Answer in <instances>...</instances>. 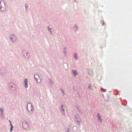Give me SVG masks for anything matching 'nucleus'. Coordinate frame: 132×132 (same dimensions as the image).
<instances>
[{"label": "nucleus", "instance_id": "f257e3e1", "mask_svg": "<svg viewBox=\"0 0 132 132\" xmlns=\"http://www.w3.org/2000/svg\"><path fill=\"white\" fill-rule=\"evenodd\" d=\"M27 110L29 111H32L33 109L32 105L30 103H28L27 106Z\"/></svg>", "mask_w": 132, "mask_h": 132}, {"label": "nucleus", "instance_id": "f03ea898", "mask_svg": "<svg viewBox=\"0 0 132 132\" xmlns=\"http://www.w3.org/2000/svg\"><path fill=\"white\" fill-rule=\"evenodd\" d=\"M2 6L5 7V5L4 1H2L0 2V8L1 9V8L2 7Z\"/></svg>", "mask_w": 132, "mask_h": 132}, {"label": "nucleus", "instance_id": "7ed1b4c3", "mask_svg": "<svg viewBox=\"0 0 132 132\" xmlns=\"http://www.w3.org/2000/svg\"><path fill=\"white\" fill-rule=\"evenodd\" d=\"M24 82L25 83L24 85L25 87L27 88L28 87V80L26 78L25 79L24 81Z\"/></svg>", "mask_w": 132, "mask_h": 132}, {"label": "nucleus", "instance_id": "20e7f679", "mask_svg": "<svg viewBox=\"0 0 132 132\" xmlns=\"http://www.w3.org/2000/svg\"><path fill=\"white\" fill-rule=\"evenodd\" d=\"M10 126H11V129H10V131L11 132L12 131V129H13V126H12V125L11 124V122L10 121Z\"/></svg>", "mask_w": 132, "mask_h": 132}, {"label": "nucleus", "instance_id": "39448f33", "mask_svg": "<svg viewBox=\"0 0 132 132\" xmlns=\"http://www.w3.org/2000/svg\"><path fill=\"white\" fill-rule=\"evenodd\" d=\"M73 73L75 75V76H76L77 75L76 71H75V70H73Z\"/></svg>", "mask_w": 132, "mask_h": 132}, {"label": "nucleus", "instance_id": "423d86ee", "mask_svg": "<svg viewBox=\"0 0 132 132\" xmlns=\"http://www.w3.org/2000/svg\"><path fill=\"white\" fill-rule=\"evenodd\" d=\"M97 117H98V120H100V121H101V120L100 119V115L99 114H98L97 115Z\"/></svg>", "mask_w": 132, "mask_h": 132}, {"label": "nucleus", "instance_id": "0eeeda50", "mask_svg": "<svg viewBox=\"0 0 132 132\" xmlns=\"http://www.w3.org/2000/svg\"><path fill=\"white\" fill-rule=\"evenodd\" d=\"M0 111L2 113L3 111V109H2L1 108L0 109Z\"/></svg>", "mask_w": 132, "mask_h": 132}, {"label": "nucleus", "instance_id": "6e6552de", "mask_svg": "<svg viewBox=\"0 0 132 132\" xmlns=\"http://www.w3.org/2000/svg\"><path fill=\"white\" fill-rule=\"evenodd\" d=\"M75 57L76 59H77V54H75Z\"/></svg>", "mask_w": 132, "mask_h": 132}, {"label": "nucleus", "instance_id": "1a4fd4ad", "mask_svg": "<svg viewBox=\"0 0 132 132\" xmlns=\"http://www.w3.org/2000/svg\"><path fill=\"white\" fill-rule=\"evenodd\" d=\"M103 92H105L106 91V89H103Z\"/></svg>", "mask_w": 132, "mask_h": 132}, {"label": "nucleus", "instance_id": "9d476101", "mask_svg": "<svg viewBox=\"0 0 132 132\" xmlns=\"http://www.w3.org/2000/svg\"><path fill=\"white\" fill-rule=\"evenodd\" d=\"M36 76H37V75H35V77Z\"/></svg>", "mask_w": 132, "mask_h": 132}, {"label": "nucleus", "instance_id": "9b49d317", "mask_svg": "<svg viewBox=\"0 0 132 132\" xmlns=\"http://www.w3.org/2000/svg\"><path fill=\"white\" fill-rule=\"evenodd\" d=\"M35 79H36V81H37V79H36V78H35Z\"/></svg>", "mask_w": 132, "mask_h": 132}, {"label": "nucleus", "instance_id": "f8f14e48", "mask_svg": "<svg viewBox=\"0 0 132 132\" xmlns=\"http://www.w3.org/2000/svg\"><path fill=\"white\" fill-rule=\"evenodd\" d=\"M48 29L50 30V29H49V27H48Z\"/></svg>", "mask_w": 132, "mask_h": 132}, {"label": "nucleus", "instance_id": "ddd939ff", "mask_svg": "<svg viewBox=\"0 0 132 132\" xmlns=\"http://www.w3.org/2000/svg\"><path fill=\"white\" fill-rule=\"evenodd\" d=\"M62 106H61V107H62Z\"/></svg>", "mask_w": 132, "mask_h": 132}]
</instances>
